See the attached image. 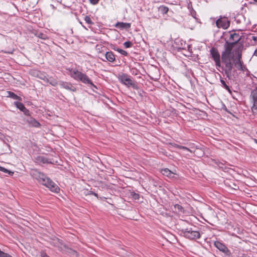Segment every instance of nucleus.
<instances>
[{
    "label": "nucleus",
    "mask_w": 257,
    "mask_h": 257,
    "mask_svg": "<svg viewBox=\"0 0 257 257\" xmlns=\"http://www.w3.org/2000/svg\"><path fill=\"white\" fill-rule=\"evenodd\" d=\"M31 175L34 179H36L40 183L46 186L52 192L57 193L60 190V188L55 183L37 170L32 171Z\"/></svg>",
    "instance_id": "nucleus-2"
},
{
    "label": "nucleus",
    "mask_w": 257,
    "mask_h": 257,
    "mask_svg": "<svg viewBox=\"0 0 257 257\" xmlns=\"http://www.w3.org/2000/svg\"><path fill=\"white\" fill-rule=\"evenodd\" d=\"M89 1L91 4L94 5L98 3L99 0H89Z\"/></svg>",
    "instance_id": "nucleus-32"
},
{
    "label": "nucleus",
    "mask_w": 257,
    "mask_h": 257,
    "mask_svg": "<svg viewBox=\"0 0 257 257\" xmlns=\"http://www.w3.org/2000/svg\"><path fill=\"white\" fill-rule=\"evenodd\" d=\"M116 50L119 53H120L121 54L124 55V56H126L127 54V53L123 50H122V49H119V48H117L116 49Z\"/></svg>",
    "instance_id": "nucleus-28"
},
{
    "label": "nucleus",
    "mask_w": 257,
    "mask_h": 257,
    "mask_svg": "<svg viewBox=\"0 0 257 257\" xmlns=\"http://www.w3.org/2000/svg\"><path fill=\"white\" fill-rule=\"evenodd\" d=\"M251 96L252 98L253 102L257 104V88L252 90L251 92Z\"/></svg>",
    "instance_id": "nucleus-20"
},
{
    "label": "nucleus",
    "mask_w": 257,
    "mask_h": 257,
    "mask_svg": "<svg viewBox=\"0 0 257 257\" xmlns=\"http://www.w3.org/2000/svg\"><path fill=\"white\" fill-rule=\"evenodd\" d=\"M8 93L9 94V96L10 97L13 98V99H19V97L18 95H17L16 94H15L14 93L10 92V91H9Z\"/></svg>",
    "instance_id": "nucleus-25"
},
{
    "label": "nucleus",
    "mask_w": 257,
    "mask_h": 257,
    "mask_svg": "<svg viewBox=\"0 0 257 257\" xmlns=\"http://www.w3.org/2000/svg\"><path fill=\"white\" fill-rule=\"evenodd\" d=\"M233 46V44H231L230 43L226 42L225 51L222 53V60H225V59L230 58L231 52L232 50Z\"/></svg>",
    "instance_id": "nucleus-8"
},
{
    "label": "nucleus",
    "mask_w": 257,
    "mask_h": 257,
    "mask_svg": "<svg viewBox=\"0 0 257 257\" xmlns=\"http://www.w3.org/2000/svg\"><path fill=\"white\" fill-rule=\"evenodd\" d=\"M216 24L218 28L226 29L229 27L230 22L226 17H221L216 21Z\"/></svg>",
    "instance_id": "nucleus-7"
},
{
    "label": "nucleus",
    "mask_w": 257,
    "mask_h": 257,
    "mask_svg": "<svg viewBox=\"0 0 257 257\" xmlns=\"http://www.w3.org/2000/svg\"><path fill=\"white\" fill-rule=\"evenodd\" d=\"M84 20L86 22V23H87L88 24H89V25L93 24V23L91 21L90 18L89 16H85Z\"/></svg>",
    "instance_id": "nucleus-24"
},
{
    "label": "nucleus",
    "mask_w": 257,
    "mask_h": 257,
    "mask_svg": "<svg viewBox=\"0 0 257 257\" xmlns=\"http://www.w3.org/2000/svg\"><path fill=\"white\" fill-rule=\"evenodd\" d=\"M40 79H43L47 82H49L52 86H55L58 84L57 81L52 77H47L46 76L40 77Z\"/></svg>",
    "instance_id": "nucleus-13"
},
{
    "label": "nucleus",
    "mask_w": 257,
    "mask_h": 257,
    "mask_svg": "<svg viewBox=\"0 0 257 257\" xmlns=\"http://www.w3.org/2000/svg\"><path fill=\"white\" fill-rule=\"evenodd\" d=\"M106 59L109 62H112L115 60V56L112 52H107L105 54Z\"/></svg>",
    "instance_id": "nucleus-17"
},
{
    "label": "nucleus",
    "mask_w": 257,
    "mask_h": 257,
    "mask_svg": "<svg viewBox=\"0 0 257 257\" xmlns=\"http://www.w3.org/2000/svg\"><path fill=\"white\" fill-rule=\"evenodd\" d=\"M223 62L224 63V72L226 76L230 79L231 77V71L233 68V64L231 63L230 58L225 59L222 60Z\"/></svg>",
    "instance_id": "nucleus-6"
},
{
    "label": "nucleus",
    "mask_w": 257,
    "mask_h": 257,
    "mask_svg": "<svg viewBox=\"0 0 257 257\" xmlns=\"http://www.w3.org/2000/svg\"><path fill=\"white\" fill-rule=\"evenodd\" d=\"M31 175L34 179H36L40 183L46 186L52 192L57 193L60 190V188L55 183L37 170L32 171Z\"/></svg>",
    "instance_id": "nucleus-1"
},
{
    "label": "nucleus",
    "mask_w": 257,
    "mask_h": 257,
    "mask_svg": "<svg viewBox=\"0 0 257 257\" xmlns=\"http://www.w3.org/2000/svg\"><path fill=\"white\" fill-rule=\"evenodd\" d=\"M162 174L170 178H173L175 174L168 168H165L161 170Z\"/></svg>",
    "instance_id": "nucleus-15"
},
{
    "label": "nucleus",
    "mask_w": 257,
    "mask_h": 257,
    "mask_svg": "<svg viewBox=\"0 0 257 257\" xmlns=\"http://www.w3.org/2000/svg\"><path fill=\"white\" fill-rule=\"evenodd\" d=\"M134 197L135 199H138L139 198V195L138 194H135L134 196Z\"/></svg>",
    "instance_id": "nucleus-36"
},
{
    "label": "nucleus",
    "mask_w": 257,
    "mask_h": 257,
    "mask_svg": "<svg viewBox=\"0 0 257 257\" xmlns=\"http://www.w3.org/2000/svg\"><path fill=\"white\" fill-rule=\"evenodd\" d=\"M255 142L257 143V140H255Z\"/></svg>",
    "instance_id": "nucleus-45"
},
{
    "label": "nucleus",
    "mask_w": 257,
    "mask_h": 257,
    "mask_svg": "<svg viewBox=\"0 0 257 257\" xmlns=\"http://www.w3.org/2000/svg\"><path fill=\"white\" fill-rule=\"evenodd\" d=\"M220 82L221 84L223 85V86L227 89L229 90V86L227 85L225 83V82L223 80H220Z\"/></svg>",
    "instance_id": "nucleus-30"
},
{
    "label": "nucleus",
    "mask_w": 257,
    "mask_h": 257,
    "mask_svg": "<svg viewBox=\"0 0 257 257\" xmlns=\"http://www.w3.org/2000/svg\"><path fill=\"white\" fill-rule=\"evenodd\" d=\"M183 235L190 239H196L200 237L199 232L193 230L192 228H187L182 230Z\"/></svg>",
    "instance_id": "nucleus-4"
},
{
    "label": "nucleus",
    "mask_w": 257,
    "mask_h": 257,
    "mask_svg": "<svg viewBox=\"0 0 257 257\" xmlns=\"http://www.w3.org/2000/svg\"><path fill=\"white\" fill-rule=\"evenodd\" d=\"M229 39L230 40L232 41V42L230 43L233 44V45H234L240 40V37L239 36L238 34L234 33L233 34H230Z\"/></svg>",
    "instance_id": "nucleus-14"
},
{
    "label": "nucleus",
    "mask_w": 257,
    "mask_h": 257,
    "mask_svg": "<svg viewBox=\"0 0 257 257\" xmlns=\"http://www.w3.org/2000/svg\"><path fill=\"white\" fill-rule=\"evenodd\" d=\"M60 85L61 87L65 89L69 90L72 91H75L76 90V88L74 86H73L72 84L70 83L61 82L60 83Z\"/></svg>",
    "instance_id": "nucleus-12"
},
{
    "label": "nucleus",
    "mask_w": 257,
    "mask_h": 257,
    "mask_svg": "<svg viewBox=\"0 0 257 257\" xmlns=\"http://www.w3.org/2000/svg\"><path fill=\"white\" fill-rule=\"evenodd\" d=\"M83 28H84L85 29H87L86 27H85V26H83Z\"/></svg>",
    "instance_id": "nucleus-41"
},
{
    "label": "nucleus",
    "mask_w": 257,
    "mask_h": 257,
    "mask_svg": "<svg viewBox=\"0 0 257 257\" xmlns=\"http://www.w3.org/2000/svg\"><path fill=\"white\" fill-rule=\"evenodd\" d=\"M68 251L72 257H76L77 256V253L75 250L69 249Z\"/></svg>",
    "instance_id": "nucleus-26"
},
{
    "label": "nucleus",
    "mask_w": 257,
    "mask_h": 257,
    "mask_svg": "<svg viewBox=\"0 0 257 257\" xmlns=\"http://www.w3.org/2000/svg\"><path fill=\"white\" fill-rule=\"evenodd\" d=\"M69 75L74 79L89 85L93 88L97 89L96 86L92 83L89 78L84 73L79 71L77 69H69Z\"/></svg>",
    "instance_id": "nucleus-3"
},
{
    "label": "nucleus",
    "mask_w": 257,
    "mask_h": 257,
    "mask_svg": "<svg viewBox=\"0 0 257 257\" xmlns=\"http://www.w3.org/2000/svg\"><path fill=\"white\" fill-rule=\"evenodd\" d=\"M118 79L120 82L128 87L132 86L134 89H137V85L134 83L130 77L127 74L122 73L119 75Z\"/></svg>",
    "instance_id": "nucleus-5"
},
{
    "label": "nucleus",
    "mask_w": 257,
    "mask_h": 257,
    "mask_svg": "<svg viewBox=\"0 0 257 257\" xmlns=\"http://www.w3.org/2000/svg\"><path fill=\"white\" fill-rule=\"evenodd\" d=\"M83 28H84L85 29H87L86 27H85V26H83Z\"/></svg>",
    "instance_id": "nucleus-42"
},
{
    "label": "nucleus",
    "mask_w": 257,
    "mask_h": 257,
    "mask_svg": "<svg viewBox=\"0 0 257 257\" xmlns=\"http://www.w3.org/2000/svg\"><path fill=\"white\" fill-rule=\"evenodd\" d=\"M210 53L215 62L216 65L218 67H220V56L218 51L214 48H212L210 50Z\"/></svg>",
    "instance_id": "nucleus-9"
},
{
    "label": "nucleus",
    "mask_w": 257,
    "mask_h": 257,
    "mask_svg": "<svg viewBox=\"0 0 257 257\" xmlns=\"http://www.w3.org/2000/svg\"><path fill=\"white\" fill-rule=\"evenodd\" d=\"M0 171H2L3 172H5V173H9V174L11 173V172L10 171H9L8 170H7V169L3 168L2 167H1V166H0Z\"/></svg>",
    "instance_id": "nucleus-31"
},
{
    "label": "nucleus",
    "mask_w": 257,
    "mask_h": 257,
    "mask_svg": "<svg viewBox=\"0 0 257 257\" xmlns=\"http://www.w3.org/2000/svg\"><path fill=\"white\" fill-rule=\"evenodd\" d=\"M251 110L254 113H257V104L253 102V106L251 107Z\"/></svg>",
    "instance_id": "nucleus-27"
},
{
    "label": "nucleus",
    "mask_w": 257,
    "mask_h": 257,
    "mask_svg": "<svg viewBox=\"0 0 257 257\" xmlns=\"http://www.w3.org/2000/svg\"><path fill=\"white\" fill-rule=\"evenodd\" d=\"M175 207H177L178 209H179L180 208H181V206H180L179 205L176 204L175 205Z\"/></svg>",
    "instance_id": "nucleus-39"
},
{
    "label": "nucleus",
    "mask_w": 257,
    "mask_h": 257,
    "mask_svg": "<svg viewBox=\"0 0 257 257\" xmlns=\"http://www.w3.org/2000/svg\"><path fill=\"white\" fill-rule=\"evenodd\" d=\"M182 149L186 150V151H187L190 152L191 153H192L193 152L191 149H190L189 148H187L186 147H184V146L182 147Z\"/></svg>",
    "instance_id": "nucleus-33"
},
{
    "label": "nucleus",
    "mask_w": 257,
    "mask_h": 257,
    "mask_svg": "<svg viewBox=\"0 0 257 257\" xmlns=\"http://www.w3.org/2000/svg\"><path fill=\"white\" fill-rule=\"evenodd\" d=\"M83 28H84L85 29H87L86 27H85V26H83Z\"/></svg>",
    "instance_id": "nucleus-43"
},
{
    "label": "nucleus",
    "mask_w": 257,
    "mask_h": 257,
    "mask_svg": "<svg viewBox=\"0 0 257 257\" xmlns=\"http://www.w3.org/2000/svg\"><path fill=\"white\" fill-rule=\"evenodd\" d=\"M28 122L32 126L35 127H38L40 125V123L36 120L32 118H30L29 120H28Z\"/></svg>",
    "instance_id": "nucleus-19"
},
{
    "label": "nucleus",
    "mask_w": 257,
    "mask_h": 257,
    "mask_svg": "<svg viewBox=\"0 0 257 257\" xmlns=\"http://www.w3.org/2000/svg\"><path fill=\"white\" fill-rule=\"evenodd\" d=\"M90 194H93V195H94V196H95L97 197V194H96V193H93V192H90Z\"/></svg>",
    "instance_id": "nucleus-38"
},
{
    "label": "nucleus",
    "mask_w": 257,
    "mask_h": 257,
    "mask_svg": "<svg viewBox=\"0 0 257 257\" xmlns=\"http://www.w3.org/2000/svg\"><path fill=\"white\" fill-rule=\"evenodd\" d=\"M255 2H257V0H253Z\"/></svg>",
    "instance_id": "nucleus-44"
},
{
    "label": "nucleus",
    "mask_w": 257,
    "mask_h": 257,
    "mask_svg": "<svg viewBox=\"0 0 257 257\" xmlns=\"http://www.w3.org/2000/svg\"><path fill=\"white\" fill-rule=\"evenodd\" d=\"M30 74L34 77H39L40 78V77H43L44 76H45L38 70L35 69L31 70L30 71Z\"/></svg>",
    "instance_id": "nucleus-18"
},
{
    "label": "nucleus",
    "mask_w": 257,
    "mask_h": 257,
    "mask_svg": "<svg viewBox=\"0 0 257 257\" xmlns=\"http://www.w3.org/2000/svg\"><path fill=\"white\" fill-rule=\"evenodd\" d=\"M41 256L42 257H49L45 253L42 252L41 253Z\"/></svg>",
    "instance_id": "nucleus-35"
},
{
    "label": "nucleus",
    "mask_w": 257,
    "mask_h": 257,
    "mask_svg": "<svg viewBox=\"0 0 257 257\" xmlns=\"http://www.w3.org/2000/svg\"><path fill=\"white\" fill-rule=\"evenodd\" d=\"M159 10L163 14H166L168 13L169 8L167 7L162 6L160 7Z\"/></svg>",
    "instance_id": "nucleus-22"
},
{
    "label": "nucleus",
    "mask_w": 257,
    "mask_h": 257,
    "mask_svg": "<svg viewBox=\"0 0 257 257\" xmlns=\"http://www.w3.org/2000/svg\"><path fill=\"white\" fill-rule=\"evenodd\" d=\"M252 40H253L254 42H257V37L253 36V37H252Z\"/></svg>",
    "instance_id": "nucleus-37"
},
{
    "label": "nucleus",
    "mask_w": 257,
    "mask_h": 257,
    "mask_svg": "<svg viewBox=\"0 0 257 257\" xmlns=\"http://www.w3.org/2000/svg\"><path fill=\"white\" fill-rule=\"evenodd\" d=\"M174 146L178 149H182V147H183L182 146L178 145L177 144H175Z\"/></svg>",
    "instance_id": "nucleus-34"
},
{
    "label": "nucleus",
    "mask_w": 257,
    "mask_h": 257,
    "mask_svg": "<svg viewBox=\"0 0 257 257\" xmlns=\"http://www.w3.org/2000/svg\"><path fill=\"white\" fill-rule=\"evenodd\" d=\"M123 45L126 48H128L132 47V43L130 41H127L123 43Z\"/></svg>",
    "instance_id": "nucleus-29"
},
{
    "label": "nucleus",
    "mask_w": 257,
    "mask_h": 257,
    "mask_svg": "<svg viewBox=\"0 0 257 257\" xmlns=\"http://www.w3.org/2000/svg\"><path fill=\"white\" fill-rule=\"evenodd\" d=\"M214 244L216 248L223 252L227 253L229 251L227 247L221 242L217 241H215Z\"/></svg>",
    "instance_id": "nucleus-11"
},
{
    "label": "nucleus",
    "mask_w": 257,
    "mask_h": 257,
    "mask_svg": "<svg viewBox=\"0 0 257 257\" xmlns=\"http://www.w3.org/2000/svg\"><path fill=\"white\" fill-rule=\"evenodd\" d=\"M115 26L116 27H118L121 29H127L131 27V24L123 22H118L116 24Z\"/></svg>",
    "instance_id": "nucleus-16"
},
{
    "label": "nucleus",
    "mask_w": 257,
    "mask_h": 257,
    "mask_svg": "<svg viewBox=\"0 0 257 257\" xmlns=\"http://www.w3.org/2000/svg\"><path fill=\"white\" fill-rule=\"evenodd\" d=\"M38 160L43 163H47L49 162L47 158L42 156L39 157L38 158Z\"/></svg>",
    "instance_id": "nucleus-23"
},
{
    "label": "nucleus",
    "mask_w": 257,
    "mask_h": 257,
    "mask_svg": "<svg viewBox=\"0 0 257 257\" xmlns=\"http://www.w3.org/2000/svg\"><path fill=\"white\" fill-rule=\"evenodd\" d=\"M241 53L238 52L237 58L234 60V63L235 66L239 70L244 71L245 67L243 66V62L241 60Z\"/></svg>",
    "instance_id": "nucleus-10"
},
{
    "label": "nucleus",
    "mask_w": 257,
    "mask_h": 257,
    "mask_svg": "<svg viewBox=\"0 0 257 257\" xmlns=\"http://www.w3.org/2000/svg\"><path fill=\"white\" fill-rule=\"evenodd\" d=\"M254 54L257 56V49L255 51Z\"/></svg>",
    "instance_id": "nucleus-40"
},
{
    "label": "nucleus",
    "mask_w": 257,
    "mask_h": 257,
    "mask_svg": "<svg viewBox=\"0 0 257 257\" xmlns=\"http://www.w3.org/2000/svg\"><path fill=\"white\" fill-rule=\"evenodd\" d=\"M15 104H16L17 107L20 110L23 111L24 112L25 110H27V109L26 108V107H25L23 103H22L21 102H17L15 103Z\"/></svg>",
    "instance_id": "nucleus-21"
}]
</instances>
